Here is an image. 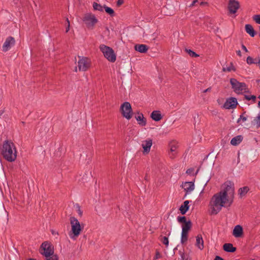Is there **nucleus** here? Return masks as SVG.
I'll list each match as a JSON object with an SVG mask.
<instances>
[{
	"label": "nucleus",
	"mask_w": 260,
	"mask_h": 260,
	"mask_svg": "<svg viewBox=\"0 0 260 260\" xmlns=\"http://www.w3.org/2000/svg\"><path fill=\"white\" fill-rule=\"evenodd\" d=\"M234 195V188L230 184H224L223 188L210 199L209 206L211 214L216 215L227 204L230 206L233 201Z\"/></svg>",
	"instance_id": "f257e3e1"
},
{
	"label": "nucleus",
	"mask_w": 260,
	"mask_h": 260,
	"mask_svg": "<svg viewBox=\"0 0 260 260\" xmlns=\"http://www.w3.org/2000/svg\"><path fill=\"white\" fill-rule=\"evenodd\" d=\"M0 153L3 158L10 162L14 161L17 156V150L15 144L9 140L3 142L0 147Z\"/></svg>",
	"instance_id": "f03ea898"
},
{
	"label": "nucleus",
	"mask_w": 260,
	"mask_h": 260,
	"mask_svg": "<svg viewBox=\"0 0 260 260\" xmlns=\"http://www.w3.org/2000/svg\"><path fill=\"white\" fill-rule=\"evenodd\" d=\"M41 248L43 251L41 253L46 260H58V256L55 254L54 247L48 241L43 242Z\"/></svg>",
	"instance_id": "7ed1b4c3"
},
{
	"label": "nucleus",
	"mask_w": 260,
	"mask_h": 260,
	"mask_svg": "<svg viewBox=\"0 0 260 260\" xmlns=\"http://www.w3.org/2000/svg\"><path fill=\"white\" fill-rule=\"evenodd\" d=\"M230 82L234 92L237 94H241L248 91L247 85L245 82H239L235 78L230 79Z\"/></svg>",
	"instance_id": "20e7f679"
},
{
	"label": "nucleus",
	"mask_w": 260,
	"mask_h": 260,
	"mask_svg": "<svg viewBox=\"0 0 260 260\" xmlns=\"http://www.w3.org/2000/svg\"><path fill=\"white\" fill-rule=\"evenodd\" d=\"M70 222L71 225L72 234H70V238L74 239L78 237L81 233L82 228L80 221L78 219L74 216H71L70 219Z\"/></svg>",
	"instance_id": "39448f33"
},
{
	"label": "nucleus",
	"mask_w": 260,
	"mask_h": 260,
	"mask_svg": "<svg viewBox=\"0 0 260 260\" xmlns=\"http://www.w3.org/2000/svg\"><path fill=\"white\" fill-rule=\"evenodd\" d=\"M100 49L106 59L110 62H115L116 56L112 48L104 44H102L100 46Z\"/></svg>",
	"instance_id": "423d86ee"
},
{
	"label": "nucleus",
	"mask_w": 260,
	"mask_h": 260,
	"mask_svg": "<svg viewBox=\"0 0 260 260\" xmlns=\"http://www.w3.org/2000/svg\"><path fill=\"white\" fill-rule=\"evenodd\" d=\"M82 20L86 27L89 28H93L95 23L98 21L95 15L91 13L84 14Z\"/></svg>",
	"instance_id": "0eeeda50"
},
{
	"label": "nucleus",
	"mask_w": 260,
	"mask_h": 260,
	"mask_svg": "<svg viewBox=\"0 0 260 260\" xmlns=\"http://www.w3.org/2000/svg\"><path fill=\"white\" fill-rule=\"evenodd\" d=\"M120 110L123 116L126 119H130L132 117V106L129 102H124L121 105Z\"/></svg>",
	"instance_id": "6e6552de"
},
{
	"label": "nucleus",
	"mask_w": 260,
	"mask_h": 260,
	"mask_svg": "<svg viewBox=\"0 0 260 260\" xmlns=\"http://www.w3.org/2000/svg\"><path fill=\"white\" fill-rule=\"evenodd\" d=\"M77 63L79 71H85L87 70L90 66V59L87 57L79 56Z\"/></svg>",
	"instance_id": "1a4fd4ad"
},
{
	"label": "nucleus",
	"mask_w": 260,
	"mask_h": 260,
	"mask_svg": "<svg viewBox=\"0 0 260 260\" xmlns=\"http://www.w3.org/2000/svg\"><path fill=\"white\" fill-rule=\"evenodd\" d=\"M237 104L238 102L236 98H230L226 100L222 107L225 109H234L237 107Z\"/></svg>",
	"instance_id": "9d476101"
},
{
	"label": "nucleus",
	"mask_w": 260,
	"mask_h": 260,
	"mask_svg": "<svg viewBox=\"0 0 260 260\" xmlns=\"http://www.w3.org/2000/svg\"><path fill=\"white\" fill-rule=\"evenodd\" d=\"M182 187L185 192V197H186L194 190V183L193 181H185L182 184Z\"/></svg>",
	"instance_id": "9b49d317"
},
{
	"label": "nucleus",
	"mask_w": 260,
	"mask_h": 260,
	"mask_svg": "<svg viewBox=\"0 0 260 260\" xmlns=\"http://www.w3.org/2000/svg\"><path fill=\"white\" fill-rule=\"evenodd\" d=\"M153 144V141L150 138L145 139V140L142 141L141 146L143 149V153L148 154L150 152V148Z\"/></svg>",
	"instance_id": "f8f14e48"
},
{
	"label": "nucleus",
	"mask_w": 260,
	"mask_h": 260,
	"mask_svg": "<svg viewBox=\"0 0 260 260\" xmlns=\"http://www.w3.org/2000/svg\"><path fill=\"white\" fill-rule=\"evenodd\" d=\"M15 45V40L13 37H8L5 40L3 46V50L7 51L11 46Z\"/></svg>",
	"instance_id": "ddd939ff"
},
{
	"label": "nucleus",
	"mask_w": 260,
	"mask_h": 260,
	"mask_svg": "<svg viewBox=\"0 0 260 260\" xmlns=\"http://www.w3.org/2000/svg\"><path fill=\"white\" fill-rule=\"evenodd\" d=\"M239 8V3L236 0H230L228 5L230 13H236Z\"/></svg>",
	"instance_id": "4468645a"
},
{
	"label": "nucleus",
	"mask_w": 260,
	"mask_h": 260,
	"mask_svg": "<svg viewBox=\"0 0 260 260\" xmlns=\"http://www.w3.org/2000/svg\"><path fill=\"white\" fill-rule=\"evenodd\" d=\"M243 231L242 227L239 224L235 226L233 230L232 234L235 238H240L243 235Z\"/></svg>",
	"instance_id": "2eb2a0df"
},
{
	"label": "nucleus",
	"mask_w": 260,
	"mask_h": 260,
	"mask_svg": "<svg viewBox=\"0 0 260 260\" xmlns=\"http://www.w3.org/2000/svg\"><path fill=\"white\" fill-rule=\"evenodd\" d=\"M135 118L136 119L138 124L141 126H145L146 125V119L144 118V115L142 113H138V115L135 116Z\"/></svg>",
	"instance_id": "dca6fc26"
},
{
	"label": "nucleus",
	"mask_w": 260,
	"mask_h": 260,
	"mask_svg": "<svg viewBox=\"0 0 260 260\" xmlns=\"http://www.w3.org/2000/svg\"><path fill=\"white\" fill-rule=\"evenodd\" d=\"M196 246L200 250L204 248V241L202 235H198L196 237Z\"/></svg>",
	"instance_id": "f3484780"
},
{
	"label": "nucleus",
	"mask_w": 260,
	"mask_h": 260,
	"mask_svg": "<svg viewBox=\"0 0 260 260\" xmlns=\"http://www.w3.org/2000/svg\"><path fill=\"white\" fill-rule=\"evenodd\" d=\"M151 118L155 121H160L162 118V115L159 110H154L151 113Z\"/></svg>",
	"instance_id": "a211bd4d"
},
{
	"label": "nucleus",
	"mask_w": 260,
	"mask_h": 260,
	"mask_svg": "<svg viewBox=\"0 0 260 260\" xmlns=\"http://www.w3.org/2000/svg\"><path fill=\"white\" fill-rule=\"evenodd\" d=\"M134 48L136 51L141 53H146L148 49L147 45L145 44H137Z\"/></svg>",
	"instance_id": "6ab92c4d"
},
{
	"label": "nucleus",
	"mask_w": 260,
	"mask_h": 260,
	"mask_svg": "<svg viewBox=\"0 0 260 260\" xmlns=\"http://www.w3.org/2000/svg\"><path fill=\"white\" fill-rule=\"evenodd\" d=\"M191 202L190 201H185L183 202V204L181 205L179 210H180V213L182 215H184L185 213L187 212V211L189 209V204Z\"/></svg>",
	"instance_id": "aec40b11"
},
{
	"label": "nucleus",
	"mask_w": 260,
	"mask_h": 260,
	"mask_svg": "<svg viewBox=\"0 0 260 260\" xmlns=\"http://www.w3.org/2000/svg\"><path fill=\"white\" fill-rule=\"evenodd\" d=\"M223 249L224 251L228 252H234L236 250V247L231 243H225L223 246Z\"/></svg>",
	"instance_id": "412c9836"
},
{
	"label": "nucleus",
	"mask_w": 260,
	"mask_h": 260,
	"mask_svg": "<svg viewBox=\"0 0 260 260\" xmlns=\"http://www.w3.org/2000/svg\"><path fill=\"white\" fill-rule=\"evenodd\" d=\"M242 140L243 137L241 135L236 136L232 139L231 141V144L232 145L236 146L237 145H239L240 143L241 142Z\"/></svg>",
	"instance_id": "4be33fe9"
},
{
	"label": "nucleus",
	"mask_w": 260,
	"mask_h": 260,
	"mask_svg": "<svg viewBox=\"0 0 260 260\" xmlns=\"http://www.w3.org/2000/svg\"><path fill=\"white\" fill-rule=\"evenodd\" d=\"M245 30L247 34H248L251 37H254L255 35V30L250 24L245 25Z\"/></svg>",
	"instance_id": "5701e85b"
},
{
	"label": "nucleus",
	"mask_w": 260,
	"mask_h": 260,
	"mask_svg": "<svg viewBox=\"0 0 260 260\" xmlns=\"http://www.w3.org/2000/svg\"><path fill=\"white\" fill-rule=\"evenodd\" d=\"M192 226L190 220H187L186 223L182 226V231L188 233L189 230Z\"/></svg>",
	"instance_id": "b1692460"
},
{
	"label": "nucleus",
	"mask_w": 260,
	"mask_h": 260,
	"mask_svg": "<svg viewBox=\"0 0 260 260\" xmlns=\"http://www.w3.org/2000/svg\"><path fill=\"white\" fill-rule=\"evenodd\" d=\"M244 96L246 100H248V101H251L252 103H255L256 99V96L255 95L245 94Z\"/></svg>",
	"instance_id": "393cba45"
},
{
	"label": "nucleus",
	"mask_w": 260,
	"mask_h": 260,
	"mask_svg": "<svg viewBox=\"0 0 260 260\" xmlns=\"http://www.w3.org/2000/svg\"><path fill=\"white\" fill-rule=\"evenodd\" d=\"M249 190V187L247 186H244L243 187H241L239 189V193L240 196H243L245 195L247 192H248Z\"/></svg>",
	"instance_id": "a878e982"
},
{
	"label": "nucleus",
	"mask_w": 260,
	"mask_h": 260,
	"mask_svg": "<svg viewBox=\"0 0 260 260\" xmlns=\"http://www.w3.org/2000/svg\"><path fill=\"white\" fill-rule=\"evenodd\" d=\"M93 7L95 10L99 11H103L104 9V6H103L99 3L94 2L93 4Z\"/></svg>",
	"instance_id": "bb28decb"
},
{
	"label": "nucleus",
	"mask_w": 260,
	"mask_h": 260,
	"mask_svg": "<svg viewBox=\"0 0 260 260\" xmlns=\"http://www.w3.org/2000/svg\"><path fill=\"white\" fill-rule=\"evenodd\" d=\"M104 8L106 13L110 14L111 16H114L115 13L112 8L108 7V6H107L106 5H104Z\"/></svg>",
	"instance_id": "cd10ccee"
},
{
	"label": "nucleus",
	"mask_w": 260,
	"mask_h": 260,
	"mask_svg": "<svg viewBox=\"0 0 260 260\" xmlns=\"http://www.w3.org/2000/svg\"><path fill=\"white\" fill-rule=\"evenodd\" d=\"M187 235L188 233L184 232H181V236L180 239V243L182 244L184 243L186 241H187Z\"/></svg>",
	"instance_id": "c85d7f7f"
},
{
	"label": "nucleus",
	"mask_w": 260,
	"mask_h": 260,
	"mask_svg": "<svg viewBox=\"0 0 260 260\" xmlns=\"http://www.w3.org/2000/svg\"><path fill=\"white\" fill-rule=\"evenodd\" d=\"M248 119V116L246 115V112H244L242 115H240L239 118L237 120V122L239 123L241 121L245 122Z\"/></svg>",
	"instance_id": "c756f323"
},
{
	"label": "nucleus",
	"mask_w": 260,
	"mask_h": 260,
	"mask_svg": "<svg viewBox=\"0 0 260 260\" xmlns=\"http://www.w3.org/2000/svg\"><path fill=\"white\" fill-rule=\"evenodd\" d=\"M185 51L191 57H198L199 56V54L194 52V51H192L190 49H187V48L185 49Z\"/></svg>",
	"instance_id": "7c9ffc66"
},
{
	"label": "nucleus",
	"mask_w": 260,
	"mask_h": 260,
	"mask_svg": "<svg viewBox=\"0 0 260 260\" xmlns=\"http://www.w3.org/2000/svg\"><path fill=\"white\" fill-rule=\"evenodd\" d=\"M246 62L248 64H257V61H256V60H254L253 58L251 56H248L246 59Z\"/></svg>",
	"instance_id": "2f4dec72"
},
{
	"label": "nucleus",
	"mask_w": 260,
	"mask_h": 260,
	"mask_svg": "<svg viewBox=\"0 0 260 260\" xmlns=\"http://www.w3.org/2000/svg\"><path fill=\"white\" fill-rule=\"evenodd\" d=\"M232 70H234V71L235 70L234 67L232 63H231L230 64V66H229L228 67H223L222 68V71H224V72H226V71L230 72Z\"/></svg>",
	"instance_id": "473e14b6"
},
{
	"label": "nucleus",
	"mask_w": 260,
	"mask_h": 260,
	"mask_svg": "<svg viewBox=\"0 0 260 260\" xmlns=\"http://www.w3.org/2000/svg\"><path fill=\"white\" fill-rule=\"evenodd\" d=\"M254 121L255 124L256 125V127H260V112H259L257 116L255 117L254 119Z\"/></svg>",
	"instance_id": "72a5a7b5"
},
{
	"label": "nucleus",
	"mask_w": 260,
	"mask_h": 260,
	"mask_svg": "<svg viewBox=\"0 0 260 260\" xmlns=\"http://www.w3.org/2000/svg\"><path fill=\"white\" fill-rule=\"evenodd\" d=\"M75 207L79 215L82 216L83 215V212L81 210V207L80 205L78 204H76L75 205Z\"/></svg>",
	"instance_id": "f704fd0d"
},
{
	"label": "nucleus",
	"mask_w": 260,
	"mask_h": 260,
	"mask_svg": "<svg viewBox=\"0 0 260 260\" xmlns=\"http://www.w3.org/2000/svg\"><path fill=\"white\" fill-rule=\"evenodd\" d=\"M177 220L179 223H185L187 220H186V218L185 216H178Z\"/></svg>",
	"instance_id": "c9c22d12"
},
{
	"label": "nucleus",
	"mask_w": 260,
	"mask_h": 260,
	"mask_svg": "<svg viewBox=\"0 0 260 260\" xmlns=\"http://www.w3.org/2000/svg\"><path fill=\"white\" fill-rule=\"evenodd\" d=\"M91 176V172H89L88 175H87V174H85V175H84L82 177V181L83 182L87 181L88 178L89 179H90Z\"/></svg>",
	"instance_id": "e433bc0d"
},
{
	"label": "nucleus",
	"mask_w": 260,
	"mask_h": 260,
	"mask_svg": "<svg viewBox=\"0 0 260 260\" xmlns=\"http://www.w3.org/2000/svg\"><path fill=\"white\" fill-rule=\"evenodd\" d=\"M162 243L166 246H168L169 244V240L168 238L167 237H164L161 238Z\"/></svg>",
	"instance_id": "4c0bfd02"
},
{
	"label": "nucleus",
	"mask_w": 260,
	"mask_h": 260,
	"mask_svg": "<svg viewBox=\"0 0 260 260\" xmlns=\"http://www.w3.org/2000/svg\"><path fill=\"white\" fill-rule=\"evenodd\" d=\"M253 19L255 20L256 23L260 24V14H256L253 16Z\"/></svg>",
	"instance_id": "58836bf2"
},
{
	"label": "nucleus",
	"mask_w": 260,
	"mask_h": 260,
	"mask_svg": "<svg viewBox=\"0 0 260 260\" xmlns=\"http://www.w3.org/2000/svg\"><path fill=\"white\" fill-rule=\"evenodd\" d=\"M170 7H171V6H170V5H167V6H164V8H162V11H163V12L165 13V14L166 15H171L173 13V12H170V13H167L166 11H165L166 9L168 8H170Z\"/></svg>",
	"instance_id": "ea45409f"
},
{
	"label": "nucleus",
	"mask_w": 260,
	"mask_h": 260,
	"mask_svg": "<svg viewBox=\"0 0 260 260\" xmlns=\"http://www.w3.org/2000/svg\"><path fill=\"white\" fill-rule=\"evenodd\" d=\"M177 146L175 145H171V152H175L176 151Z\"/></svg>",
	"instance_id": "a19ab883"
},
{
	"label": "nucleus",
	"mask_w": 260,
	"mask_h": 260,
	"mask_svg": "<svg viewBox=\"0 0 260 260\" xmlns=\"http://www.w3.org/2000/svg\"><path fill=\"white\" fill-rule=\"evenodd\" d=\"M161 255L159 252H156L155 253V255L154 256V259H157L159 258L160 257Z\"/></svg>",
	"instance_id": "79ce46f5"
},
{
	"label": "nucleus",
	"mask_w": 260,
	"mask_h": 260,
	"mask_svg": "<svg viewBox=\"0 0 260 260\" xmlns=\"http://www.w3.org/2000/svg\"><path fill=\"white\" fill-rule=\"evenodd\" d=\"M124 2V0H117V5L120 6L122 5Z\"/></svg>",
	"instance_id": "37998d69"
},
{
	"label": "nucleus",
	"mask_w": 260,
	"mask_h": 260,
	"mask_svg": "<svg viewBox=\"0 0 260 260\" xmlns=\"http://www.w3.org/2000/svg\"><path fill=\"white\" fill-rule=\"evenodd\" d=\"M214 260H224L223 258L221 257L220 256L216 255Z\"/></svg>",
	"instance_id": "c03bdc74"
},
{
	"label": "nucleus",
	"mask_w": 260,
	"mask_h": 260,
	"mask_svg": "<svg viewBox=\"0 0 260 260\" xmlns=\"http://www.w3.org/2000/svg\"><path fill=\"white\" fill-rule=\"evenodd\" d=\"M241 47H242V49H243L244 51H245V52H247V51H248V50H247V49L246 47H245V45H242Z\"/></svg>",
	"instance_id": "a18cd8bd"
},
{
	"label": "nucleus",
	"mask_w": 260,
	"mask_h": 260,
	"mask_svg": "<svg viewBox=\"0 0 260 260\" xmlns=\"http://www.w3.org/2000/svg\"><path fill=\"white\" fill-rule=\"evenodd\" d=\"M70 22H68V25L66 27V32L69 31V30H70Z\"/></svg>",
	"instance_id": "49530a36"
},
{
	"label": "nucleus",
	"mask_w": 260,
	"mask_h": 260,
	"mask_svg": "<svg viewBox=\"0 0 260 260\" xmlns=\"http://www.w3.org/2000/svg\"><path fill=\"white\" fill-rule=\"evenodd\" d=\"M236 53L238 55L241 56V51L240 50H238L236 51Z\"/></svg>",
	"instance_id": "de8ad7c7"
},
{
	"label": "nucleus",
	"mask_w": 260,
	"mask_h": 260,
	"mask_svg": "<svg viewBox=\"0 0 260 260\" xmlns=\"http://www.w3.org/2000/svg\"><path fill=\"white\" fill-rule=\"evenodd\" d=\"M192 170V169H188V170H186V173H187V174H189V173H191Z\"/></svg>",
	"instance_id": "09e8293b"
},
{
	"label": "nucleus",
	"mask_w": 260,
	"mask_h": 260,
	"mask_svg": "<svg viewBox=\"0 0 260 260\" xmlns=\"http://www.w3.org/2000/svg\"><path fill=\"white\" fill-rule=\"evenodd\" d=\"M210 90H211V88H210V87L208 88H206V90H204V93H206V92H207V91H210Z\"/></svg>",
	"instance_id": "8fccbe9b"
},
{
	"label": "nucleus",
	"mask_w": 260,
	"mask_h": 260,
	"mask_svg": "<svg viewBox=\"0 0 260 260\" xmlns=\"http://www.w3.org/2000/svg\"><path fill=\"white\" fill-rule=\"evenodd\" d=\"M257 64L259 67V70H260V57L259 58V59L257 61Z\"/></svg>",
	"instance_id": "3c124183"
},
{
	"label": "nucleus",
	"mask_w": 260,
	"mask_h": 260,
	"mask_svg": "<svg viewBox=\"0 0 260 260\" xmlns=\"http://www.w3.org/2000/svg\"><path fill=\"white\" fill-rule=\"evenodd\" d=\"M198 0H193L192 3L191 4L190 6H192L194 5V4L196 2H197Z\"/></svg>",
	"instance_id": "603ef678"
},
{
	"label": "nucleus",
	"mask_w": 260,
	"mask_h": 260,
	"mask_svg": "<svg viewBox=\"0 0 260 260\" xmlns=\"http://www.w3.org/2000/svg\"><path fill=\"white\" fill-rule=\"evenodd\" d=\"M257 107L260 108V101L258 103Z\"/></svg>",
	"instance_id": "864d4df0"
},
{
	"label": "nucleus",
	"mask_w": 260,
	"mask_h": 260,
	"mask_svg": "<svg viewBox=\"0 0 260 260\" xmlns=\"http://www.w3.org/2000/svg\"><path fill=\"white\" fill-rule=\"evenodd\" d=\"M28 260H36V259H35V258H29L28 259Z\"/></svg>",
	"instance_id": "5fc2aeb1"
},
{
	"label": "nucleus",
	"mask_w": 260,
	"mask_h": 260,
	"mask_svg": "<svg viewBox=\"0 0 260 260\" xmlns=\"http://www.w3.org/2000/svg\"><path fill=\"white\" fill-rule=\"evenodd\" d=\"M66 20H67V22H68V25H69V22H70V21H69V20L68 18H67V19H66Z\"/></svg>",
	"instance_id": "6e6d98bb"
},
{
	"label": "nucleus",
	"mask_w": 260,
	"mask_h": 260,
	"mask_svg": "<svg viewBox=\"0 0 260 260\" xmlns=\"http://www.w3.org/2000/svg\"><path fill=\"white\" fill-rule=\"evenodd\" d=\"M4 113V111H2L1 112H0V115H1V114H3Z\"/></svg>",
	"instance_id": "4d7b16f0"
},
{
	"label": "nucleus",
	"mask_w": 260,
	"mask_h": 260,
	"mask_svg": "<svg viewBox=\"0 0 260 260\" xmlns=\"http://www.w3.org/2000/svg\"><path fill=\"white\" fill-rule=\"evenodd\" d=\"M258 98L260 100V95L258 96Z\"/></svg>",
	"instance_id": "13d9d810"
},
{
	"label": "nucleus",
	"mask_w": 260,
	"mask_h": 260,
	"mask_svg": "<svg viewBox=\"0 0 260 260\" xmlns=\"http://www.w3.org/2000/svg\"><path fill=\"white\" fill-rule=\"evenodd\" d=\"M259 37H260V26L259 27Z\"/></svg>",
	"instance_id": "bf43d9fd"
},
{
	"label": "nucleus",
	"mask_w": 260,
	"mask_h": 260,
	"mask_svg": "<svg viewBox=\"0 0 260 260\" xmlns=\"http://www.w3.org/2000/svg\"><path fill=\"white\" fill-rule=\"evenodd\" d=\"M77 71V68H75V71Z\"/></svg>",
	"instance_id": "052dcab7"
},
{
	"label": "nucleus",
	"mask_w": 260,
	"mask_h": 260,
	"mask_svg": "<svg viewBox=\"0 0 260 260\" xmlns=\"http://www.w3.org/2000/svg\"><path fill=\"white\" fill-rule=\"evenodd\" d=\"M252 260H254V259H252Z\"/></svg>",
	"instance_id": "680f3d73"
}]
</instances>
